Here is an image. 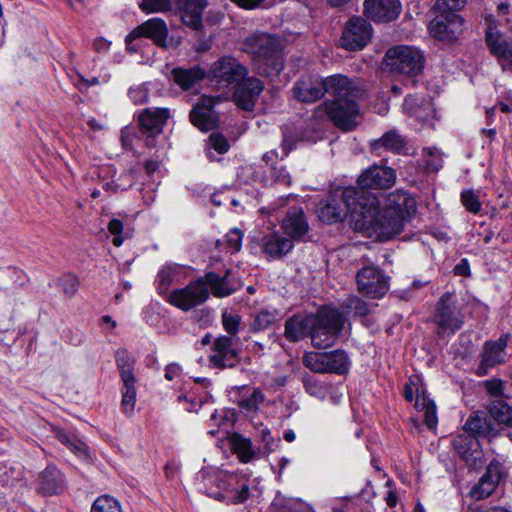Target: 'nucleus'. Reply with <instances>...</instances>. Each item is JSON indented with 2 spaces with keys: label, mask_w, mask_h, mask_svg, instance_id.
Wrapping results in <instances>:
<instances>
[{
  "label": "nucleus",
  "mask_w": 512,
  "mask_h": 512,
  "mask_svg": "<svg viewBox=\"0 0 512 512\" xmlns=\"http://www.w3.org/2000/svg\"><path fill=\"white\" fill-rule=\"evenodd\" d=\"M294 97L303 103H313L325 93L333 97L324 101L316 114L325 113L338 128L350 131L356 125L359 114V101L366 98L365 89L355 80L342 74L326 78L304 76L298 79L292 88Z\"/></svg>",
  "instance_id": "f257e3e1"
},
{
  "label": "nucleus",
  "mask_w": 512,
  "mask_h": 512,
  "mask_svg": "<svg viewBox=\"0 0 512 512\" xmlns=\"http://www.w3.org/2000/svg\"><path fill=\"white\" fill-rule=\"evenodd\" d=\"M343 195L351 210L354 229L369 236L375 235L380 241H388L399 235L406 222L416 213L415 199L404 191L391 194L388 206L383 210L379 209L375 196L360 195L354 187H349Z\"/></svg>",
  "instance_id": "f03ea898"
},
{
  "label": "nucleus",
  "mask_w": 512,
  "mask_h": 512,
  "mask_svg": "<svg viewBox=\"0 0 512 512\" xmlns=\"http://www.w3.org/2000/svg\"><path fill=\"white\" fill-rule=\"evenodd\" d=\"M208 79L220 89H233V100L245 111H252L264 89L263 82L249 76L248 68L232 56L214 61L208 70Z\"/></svg>",
  "instance_id": "7ed1b4c3"
},
{
  "label": "nucleus",
  "mask_w": 512,
  "mask_h": 512,
  "mask_svg": "<svg viewBox=\"0 0 512 512\" xmlns=\"http://www.w3.org/2000/svg\"><path fill=\"white\" fill-rule=\"evenodd\" d=\"M202 478L200 490L215 499L226 500L234 504L245 502L250 496L248 480L241 475L227 472H214L206 474L201 471Z\"/></svg>",
  "instance_id": "20e7f679"
},
{
  "label": "nucleus",
  "mask_w": 512,
  "mask_h": 512,
  "mask_svg": "<svg viewBox=\"0 0 512 512\" xmlns=\"http://www.w3.org/2000/svg\"><path fill=\"white\" fill-rule=\"evenodd\" d=\"M244 50L265 66L263 73L268 77L278 75L284 68L282 42L278 36L254 33L246 38Z\"/></svg>",
  "instance_id": "39448f33"
},
{
  "label": "nucleus",
  "mask_w": 512,
  "mask_h": 512,
  "mask_svg": "<svg viewBox=\"0 0 512 512\" xmlns=\"http://www.w3.org/2000/svg\"><path fill=\"white\" fill-rule=\"evenodd\" d=\"M439 337L454 335L464 324V314L454 293L442 294L435 306L432 317Z\"/></svg>",
  "instance_id": "423d86ee"
},
{
  "label": "nucleus",
  "mask_w": 512,
  "mask_h": 512,
  "mask_svg": "<svg viewBox=\"0 0 512 512\" xmlns=\"http://www.w3.org/2000/svg\"><path fill=\"white\" fill-rule=\"evenodd\" d=\"M311 329L312 345L317 349H326L334 345L344 326V318L336 309H323L314 316Z\"/></svg>",
  "instance_id": "0eeeda50"
},
{
  "label": "nucleus",
  "mask_w": 512,
  "mask_h": 512,
  "mask_svg": "<svg viewBox=\"0 0 512 512\" xmlns=\"http://www.w3.org/2000/svg\"><path fill=\"white\" fill-rule=\"evenodd\" d=\"M384 62L391 71L414 77L424 67V56L414 47L398 45L387 50Z\"/></svg>",
  "instance_id": "6e6552de"
},
{
  "label": "nucleus",
  "mask_w": 512,
  "mask_h": 512,
  "mask_svg": "<svg viewBox=\"0 0 512 512\" xmlns=\"http://www.w3.org/2000/svg\"><path fill=\"white\" fill-rule=\"evenodd\" d=\"M485 43L492 56H494L503 71L512 72V39L500 32L497 20L491 14L484 17Z\"/></svg>",
  "instance_id": "1a4fd4ad"
},
{
  "label": "nucleus",
  "mask_w": 512,
  "mask_h": 512,
  "mask_svg": "<svg viewBox=\"0 0 512 512\" xmlns=\"http://www.w3.org/2000/svg\"><path fill=\"white\" fill-rule=\"evenodd\" d=\"M305 367L315 373H333L344 375L349 371L348 354L341 349L330 352H307L303 357Z\"/></svg>",
  "instance_id": "9d476101"
},
{
  "label": "nucleus",
  "mask_w": 512,
  "mask_h": 512,
  "mask_svg": "<svg viewBox=\"0 0 512 512\" xmlns=\"http://www.w3.org/2000/svg\"><path fill=\"white\" fill-rule=\"evenodd\" d=\"M388 277L374 265L362 267L356 275L358 291L365 297L376 299L389 290Z\"/></svg>",
  "instance_id": "9b49d317"
},
{
  "label": "nucleus",
  "mask_w": 512,
  "mask_h": 512,
  "mask_svg": "<svg viewBox=\"0 0 512 512\" xmlns=\"http://www.w3.org/2000/svg\"><path fill=\"white\" fill-rule=\"evenodd\" d=\"M508 340L509 335L502 334L497 340L484 342L479 356L480 361L475 369L477 376H486L491 369L506 362Z\"/></svg>",
  "instance_id": "f8f14e48"
},
{
  "label": "nucleus",
  "mask_w": 512,
  "mask_h": 512,
  "mask_svg": "<svg viewBox=\"0 0 512 512\" xmlns=\"http://www.w3.org/2000/svg\"><path fill=\"white\" fill-rule=\"evenodd\" d=\"M209 296V290L204 285L203 281L198 278L184 288L171 291L167 301L183 311H189L205 303L209 299Z\"/></svg>",
  "instance_id": "ddd939ff"
},
{
  "label": "nucleus",
  "mask_w": 512,
  "mask_h": 512,
  "mask_svg": "<svg viewBox=\"0 0 512 512\" xmlns=\"http://www.w3.org/2000/svg\"><path fill=\"white\" fill-rule=\"evenodd\" d=\"M372 31V26L367 20L361 17H352L344 27L341 45L346 50H361L370 41Z\"/></svg>",
  "instance_id": "4468645a"
},
{
  "label": "nucleus",
  "mask_w": 512,
  "mask_h": 512,
  "mask_svg": "<svg viewBox=\"0 0 512 512\" xmlns=\"http://www.w3.org/2000/svg\"><path fill=\"white\" fill-rule=\"evenodd\" d=\"M396 179L395 171L390 167L374 165L364 171L358 178L359 187H355L360 195L372 196L365 189H388Z\"/></svg>",
  "instance_id": "2eb2a0df"
},
{
  "label": "nucleus",
  "mask_w": 512,
  "mask_h": 512,
  "mask_svg": "<svg viewBox=\"0 0 512 512\" xmlns=\"http://www.w3.org/2000/svg\"><path fill=\"white\" fill-rule=\"evenodd\" d=\"M463 18L456 13L438 12L429 24L430 34L439 40H456L462 32Z\"/></svg>",
  "instance_id": "dca6fc26"
},
{
  "label": "nucleus",
  "mask_w": 512,
  "mask_h": 512,
  "mask_svg": "<svg viewBox=\"0 0 512 512\" xmlns=\"http://www.w3.org/2000/svg\"><path fill=\"white\" fill-rule=\"evenodd\" d=\"M281 229L292 242L303 241L310 231L307 216L302 207H290L281 221Z\"/></svg>",
  "instance_id": "f3484780"
},
{
  "label": "nucleus",
  "mask_w": 512,
  "mask_h": 512,
  "mask_svg": "<svg viewBox=\"0 0 512 512\" xmlns=\"http://www.w3.org/2000/svg\"><path fill=\"white\" fill-rule=\"evenodd\" d=\"M213 354L210 363L217 368H232L239 362V353L233 348V338L225 335L219 336L213 343Z\"/></svg>",
  "instance_id": "a211bd4d"
},
{
  "label": "nucleus",
  "mask_w": 512,
  "mask_h": 512,
  "mask_svg": "<svg viewBox=\"0 0 512 512\" xmlns=\"http://www.w3.org/2000/svg\"><path fill=\"white\" fill-rule=\"evenodd\" d=\"M204 285L214 297L224 298L232 295L238 288V282L231 270H225L223 275L210 271L200 277Z\"/></svg>",
  "instance_id": "6ab92c4d"
},
{
  "label": "nucleus",
  "mask_w": 512,
  "mask_h": 512,
  "mask_svg": "<svg viewBox=\"0 0 512 512\" xmlns=\"http://www.w3.org/2000/svg\"><path fill=\"white\" fill-rule=\"evenodd\" d=\"M401 11L399 0H364V14L375 22L395 20Z\"/></svg>",
  "instance_id": "aec40b11"
},
{
  "label": "nucleus",
  "mask_w": 512,
  "mask_h": 512,
  "mask_svg": "<svg viewBox=\"0 0 512 512\" xmlns=\"http://www.w3.org/2000/svg\"><path fill=\"white\" fill-rule=\"evenodd\" d=\"M452 446L467 465L475 467L482 463L480 442L475 436L464 432L458 434L453 438Z\"/></svg>",
  "instance_id": "412c9836"
},
{
  "label": "nucleus",
  "mask_w": 512,
  "mask_h": 512,
  "mask_svg": "<svg viewBox=\"0 0 512 512\" xmlns=\"http://www.w3.org/2000/svg\"><path fill=\"white\" fill-rule=\"evenodd\" d=\"M348 188L349 187L345 188L341 192V199H338L336 195H329L320 201L317 212L321 221L336 223L345 217L346 211L351 214V210L348 208L343 195Z\"/></svg>",
  "instance_id": "4be33fe9"
},
{
  "label": "nucleus",
  "mask_w": 512,
  "mask_h": 512,
  "mask_svg": "<svg viewBox=\"0 0 512 512\" xmlns=\"http://www.w3.org/2000/svg\"><path fill=\"white\" fill-rule=\"evenodd\" d=\"M214 104L212 98L202 96L190 111L192 124L202 131L214 129L218 122L217 116L213 111Z\"/></svg>",
  "instance_id": "5701e85b"
},
{
  "label": "nucleus",
  "mask_w": 512,
  "mask_h": 512,
  "mask_svg": "<svg viewBox=\"0 0 512 512\" xmlns=\"http://www.w3.org/2000/svg\"><path fill=\"white\" fill-rule=\"evenodd\" d=\"M375 153L380 154L381 150L391 151L400 155H414L415 149L408 147V143L397 130L392 129L384 133L379 139L371 143Z\"/></svg>",
  "instance_id": "b1692460"
},
{
  "label": "nucleus",
  "mask_w": 512,
  "mask_h": 512,
  "mask_svg": "<svg viewBox=\"0 0 512 512\" xmlns=\"http://www.w3.org/2000/svg\"><path fill=\"white\" fill-rule=\"evenodd\" d=\"M260 246L266 256L281 259L293 250L294 243L285 234L274 231L261 238Z\"/></svg>",
  "instance_id": "393cba45"
},
{
  "label": "nucleus",
  "mask_w": 512,
  "mask_h": 512,
  "mask_svg": "<svg viewBox=\"0 0 512 512\" xmlns=\"http://www.w3.org/2000/svg\"><path fill=\"white\" fill-rule=\"evenodd\" d=\"M315 315L295 314L285 321L284 336L289 342H299L310 336Z\"/></svg>",
  "instance_id": "a878e982"
},
{
  "label": "nucleus",
  "mask_w": 512,
  "mask_h": 512,
  "mask_svg": "<svg viewBox=\"0 0 512 512\" xmlns=\"http://www.w3.org/2000/svg\"><path fill=\"white\" fill-rule=\"evenodd\" d=\"M169 117L167 108H146L139 114L138 121L143 133L156 136L162 132Z\"/></svg>",
  "instance_id": "bb28decb"
},
{
  "label": "nucleus",
  "mask_w": 512,
  "mask_h": 512,
  "mask_svg": "<svg viewBox=\"0 0 512 512\" xmlns=\"http://www.w3.org/2000/svg\"><path fill=\"white\" fill-rule=\"evenodd\" d=\"M64 486V476L54 465H48L37 479V491L46 496L59 494Z\"/></svg>",
  "instance_id": "cd10ccee"
},
{
  "label": "nucleus",
  "mask_w": 512,
  "mask_h": 512,
  "mask_svg": "<svg viewBox=\"0 0 512 512\" xmlns=\"http://www.w3.org/2000/svg\"><path fill=\"white\" fill-rule=\"evenodd\" d=\"M178 5L182 22L193 30L200 29L207 0H179Z\"/></svg>",
  "instance_id": "c85d7f7f"
},
{
  "label": "nucleus",
  "mask_w": 512,
  "mask_h": 512,
  "mask_svg": "<svg viewBox=\"0 0 512 512\" xmlns=\"http://www.w3.org/2000/svg\"><path fill=\"white\" fill-rule=\"evenodd\" d=\"M134 34L150 38L158 46L164 47L166 38L168 36V28L163 19L155 17L138 26L131 34L127 36L126 40L129 41V39L132 38Z\"/></svg>",
  "instance_id": "c756f323"
},
{
  "label": "nucleus",
  "mask_w": 512,
  "mask_h": 512,
  "mask_svg": "<svg viewBox=\"0 0 512 512\" xmlns=\"http://www.w3.org/2000/svg\"><path fill=\"white\" fill-rule=\"evenodd\" d=\"M463 432L479 439L480 437L496 436L498 429L491 417L480 415L479 413H473L464 424Z\"/></svg>",
  "instance_id": "7c9ffc66"
},
{
  "label": "nucleus",
  "mask_w": 512,
  "mask_h": 512,
  "mask_svg": "<svg viewBox=\"0 0 512 512\" xmlns=\"http://www.w3.org/2000/svg\"><path fill=\"white\" fill-rule=\"evenodd\" d=\"M174 82L183 90H190L205 77L208 78V71L199 65L191 68H174L171 72Z\"/></svg>",
  "instance_id": "2f4dec72"
},
{
  "label": "nucleus",
  "mask_w": 512,
  "mask_h": 512,
  "mask_svg": "<svg viewBox=\"0 0 512 512\" xmlns=\"http://www.w3.org/2000/svg\"><path fill=\"white\" fill-rule=\"evenodd\" d=\"M501 478L499 467L490 464L486 472L480 478L478 484L473 488V494L478 498H486L490 496L497 487Z\"/></svg>",
  "instance_id": "473e14b6"
},
{
  "label": "nucleus",
  "mask_w": 512,
  "mask_h": 512,
  "mask_svg": "<svg viewBox=\"0 0 512 512\" xmlns=\"http://www.w3.org/2000/svg\"><path fill=\"white\" fill-rule=\"evenodd\" d=\"M181 267L176 263H166L158 271L155 284L160 295L168 292L169 287L174 279L179 275Z\"/></svg>",
  "instance_id": "72a5a7b5"
},
{
  "label": "nucleus",
  "mask_w": 512,
  "mask_h": 512,
  "mask_svg": "<svg viewBox=\"0 0 512 512\" xmlns=\"http://www.w3.org/2000/svg\"><path fill=\"white\" fill-rule=\"evenodd\" d=\"M230 444L232 451L243 463H248L255 456L251 440L241 436L240 434H233L230 437Z\"/></svg>",
  "instance_id": "f704fd0d"
},
{
  "label": "nucleus",
  "mask_w": 512,
  "mask_h": 512,
  "mask_svg": "<svg viewBox=\"0 0 512 512\" xmlns=\"http://www.w3.org/2000/svg\"><path fill=\"white\" fill-rule=\"evenodd\" d=\"M115 361L120 371L122 382L136 380L134 376L135 360L126 349L121 348L115 352Z\"/></svg>",
  "instance_id": "c9c22d12"
},
{
  "label": "nucleus",
  "mask_w": 512,
  "mask_h": 512,
  "mask_svg": "<svg viewBox=\"0 0 512 512\" xmlns=\"http://www.w3.org/2000/svg\"><path fill=\"white\" fill-rule=\"evenodd\" d=\"M489 414L493 422L512 427V406L504 400L497 399L490 403Z\"/></svg>",
  "instance_id": "e433bc0d"
},
{
  "label": "nucleus",
  "mask_w": 512,
  "mask_h": 512,
  "mask_svg": "<svg viewBox=\"0 0 512 512\" xmlns=\"http://www.w3.org/2000/svg\"><path fill=\"white\" fill-rule=\"evenodd\" d=\"M278 315L279 313L277 309H262L258 311L252 315V320L250 322L251 331L260 332L268 329L277 321Z\"/></svg>",
  "instance_id": "4c0bfd02"
},
{
  "label": "nucleus",
  "mask_w": 512,
  "mask_h": 512,
  "mask_svg": "<svg viewBox=\"0 0 512 512\" xmlns=\"http://www.w3.org/2000/svg\"><path fill=\"white\" fill-rule=\"evenodd\" d=\"M55 435L62 444L78 457H85L87 455L85 443L77 439L74 435L62 429H56Z\"/></svg>",
  "instance_id": "58836bf2"
},
{
  "label": "nucleus",
  "mask_w": 512,
  "mask_h": 512,
  "mask_svg": "<svg viewBox=\"0 0 512 512\" xmlns=\"http://www.w3.org/2000/svg\"><path fill=\"white\" fill-rule=\"evenodd\" d=\"M122 383L121 407L124 413L131 414L134 411L136 403V380H130Z\"/></svg>",
  "instance_id": "ea45409f"
},
{
  "label": "nucleus",
  "mask_w": 512,
  "mask_h": 512,
  "mask_svg": "<svg viewBox=\"0 0 512 512\" xmlns=\"http://www.w3.org/2000/svg\"><path fill=\"white\" fill-rule=\"evenodd\" d=\"M91 512H122V509L116 498L104 494L95 499L91 506Z\"/></svg>",
  "instance_id": "a19ab883"
},
{
  "label": "nucleus",
  "mask_w": 512,
  "mask_h": 512,
  "mask_svg": "<svg viewBox=\"0 0 512 512\" xmlns=\"http://www.w3.org/2000/svg\"><path fill=\"white\" fill-rule=\"evenodd\" d=\"M348 312L353 313L355 316L363 317L370 313L369 305L356 295L348 296L342 304Z\"/></svg>",
  "instance_id": "79ce46f5"
},
{
  "label": "nucleus",
  "mask_w": 512,
  "mask_h": 512,
  "mask_svg": "<svg viewBox=\"0 0 512 512\" xmlns=\"http://www.w3.org/2000/svg\"><path fill=\"white\" fill-rule=\"evenodd\" d=\"M229 143L227 139L219 133H211L207 142L206 155L209 159L213 158L212 150L218 154H224L229 150Z\"/></svg>",
  "instance_id": "37998d69"
},
{
  "label": "nucleus",
  "mask_w": 512,
  "mask_h": 512,
  "mask_svg": "<svg viewBox=\"0 0 512 512\" xmlns=\"http://www.w3.org/2000/svg\"><path fill=\"white\" fill-rule=\"evenodd\" d=\"M139 8L146 14L164 13L172 9L171 0H140Z\"/></svg>",
  "instance_id": "c03bdc74"
},
{
  "label": "nucleus",
  "mask_w": 512,
  "mask_h": 512,
  "mask_svg": "<svg viewBox=\"0 0 512 512\" xmlns=\"http://www.w3.org/2000/svg\"><path fill=\"white\" fill-rule=\"evenodd\" d=\"M119 181H125V183H115L114 181H102V189L109 193H115L118 190H127L133 184V173L131 171L122 174Z\"/></svg>",
  "instance_id": "a18cd8bd"
},
{
  "label": "nucleus",
  "mask_w": 512,
  "mask_h": 512,
  "mask_svg": "<svg viewBox=\"0 0 512 512\" xmlns=\"http://www.w3.org/2000/svg\"><path fill=\"white\" fill-rule=\"evenodd\" d=\"M222 325L225 331L229 334L228 337H234L239 332L241 317L238 314L224 311L222 313Z\"/></svg>",
  "instance_id": "49530a36"
},
{
  "label": "nucleus",
  "mask_w": 512,
  "mask_h": 512,
  "mask_svg": "<svg viewBox=\"0 0 512 512\" xmlns=\"http://www.w3.org/2000/svg\"><path fill=\"white\" fill-rule=\"evenodd\" d=\"M264 394L260 389H253L248 397H242L239 406L247 411H254L264 401Z\"/></svg>",
  "instance_id": "de8ad7c7"
},
{
  "label": "nucleus",
  "mask_w": 512,
  "mask_h": 512,
  "mask_svg": "<svg viewBox=\"0 0 512 512\" xmlns=\"http://www.w3.org/2000/svg\"><path fill=\"white\" fill-rule=\"evenodd\" d=\"M303 385L305 391L311 396L324 398L326 395V387L311 376L303 378Z\"/></svg>",
  "instance_id": "09e8293b"
},
{
  "label": "nucleus",
  "mask_w": 512,
  "mask_h": 512,
  "mask_svg": "<svg viewBox=\"0 0 512 512\" xmlns=\"http://www.w3.org/2000/svg\"><path fill=\"white\" fill-rule=\"evenodd\" d=\"M58 284L65 295L72 297L78 290L79 281L74 274L69 273L60 277Z\"/></svg>",
  "instance_id": "8fccbe9b"
},
{
  "label": "nucleus",
  "mask_w": 512,
  "mask_h": 512,
  "mask_svg": "<svg viewBox=\"0 0 512 512\" xmlns=\"http://www.w3.org/2000/svg\"><path fill=\"white\" fill-rule=\"evenodd\" d=\"M461 201L464 207L471 213L476 214L481 210V202L473 190L462 191Z\"/></svg>",
  "instance_id": "3c124183"
},
{
  "label": "nucleus",
  "mask_w": 512,
  "mask_h": 512,
  "mask_svg": "<svg viewBox=\"0 0 512 512\" xmlns=\"http://www.w3.org/2000/svg\"><path fill=\"white\" fill-rule=\"evenodd\" d=\"M467 0H437L434 9L437 12L455 13L464 8Z\"/></svg>",
  "instance_id": "603ef678"
},
{
  "label": "nucleus",
  "mask_w": 512,
  "mask_h": 512,
  "mask_svg": "<svg viewBox=\"0 0 512 512\" xmlns=\"http://www.w3.org/2000/svg\"><path fill=\"white\" fill-rule=\"evenodd\" d=\"M423 403V409L425 410V424L428 429L433 430L437 426L438 418L436 413V405L431 400H426L425 398L422 399Z\"/></svg>",
  "instance_id": "864d4df0"
},
{
  "label": "nucleus",
  "mask_w": 512,
  "mask_h": 512,
  "mask_svg": "<svg viewBox=\"0 0 512 512\" xmlns=\"http://www.w3.org/2000/svg\"><path fill=\"white\" fill-rule=\"evenodd\" d=\"M149 90L145 84H140L130 87L128 90V96L131 101L136 104H144L148 100Z\"/></svg>",
  "instance_id": "5fc2aeb1"
},
{
  "label": "nucleus",
  "mask_w": 512,
  "mask_h": 512,
  "mask_svg": "<svg viewBox=\"0 0 512 512\" xmlns=\"http://www.w3.org/2000/svg\"><path fill=\"white\" fill-rule=\"evenodd\" d=\"M108 230L113 235L112 243L116 247H120L123 244V223L119 219H112L108 224Z\"/></svg>",
  "instance_id": "6e6d98bb"
},
{
  "label": "nucleus",
  "mask_w": 512,
  "mask_h": 512,
  "mask_svg": "<svg viewBox=\"0 0 512 512\" xmlns=\"http://www.w3.org/2000/svg\"><path fill=\"white\" fill-rule=\"evenodd\" d=\"M423 155L435 157L433 160L426 161V168L429 171H438L442 167V161L440 157H438L439 151L437 148L425 147L423 148Z\"/></svg>",
  "instance_id": "4d7b16f0"
},
{
  "label": "nucleus",
  "mask_w": 512,
  "mask_h": 512,
  "mask_svg": "<svg viewBox=\"0 0 512 512\" xmlns=\"http://www.w3.org/2000/svg\"><path fill=\"white\" fill-rule=\"evenodd\" d=\"M403 109L411 116H415L416 118H421L420 115V105L418 98L413 95H408L405 97L403 103Z\"/></svg>",
  "instance_id": "13d9d810"
},
{
  "label": "nucleus",
  "mask_w": 512,
  "mask_h": 512,
  "mask_svg": "<svg viewBox=\"0 0 512 512\" xmlns=\"http://www.w3.org/2000/svg\"><path fill=\"white\" fill-rule=\"evenodd\" d=\"M272 170V177L275 183L284 186H289L291 184V176L285 167H273Z\"/></svg>",
  "instance_id": "bf43d9fd"
},
{
  "label": "nucleus",
  "mask_w": 512,
  "mask_h": 512,
  "mask_svg": "<svg viewBox=\"0 0 512 512\" xmlns=\"http://www.w3.org/2000/svg\"><path fill=\"white\" fill-rule=\"evenodd\" d=\"M243 233L237 229H231L227 235V243L234 251H239L241 248V242H242Z\"/></svg>",
  "instance_id": "052dcab7"
},
{
  "label": "nucleus",
  "mask_w": 512,
  "mask_h": 512,
  "mask_svg": "<svg viewBox=\"0 0 512 512\" xmlns=\"http://www.w3.org/2000/svg\"><path fill=\"white\" fill-rule=\"evenodd\" d=\"M260 437L264 444V454H269L274 450L275 447V439L271 434V431L268 428H263L260 430Z\"/></svg>",
  "instance_id": "680f3d73"
},
{
  "label": "nucleus",
  "mask_w": 512,
  "mask_h": 512,
  "mask_svg": "<svg viewBox=\"0 0 512 512\" xmlns=\"http://www.w3.org/2000/svg\"><path fill=\"white\" fill-rule=\"evenodd\" d=\"M310 129H305L298 134L301 141L316 142L321 137V131L313 127V123L309 125Z\"/></svg>",
  "instance_id": "e2e57ef3"
},
{
  "label": "nucleus",
  "mask_w": 512,
  "mask_h": 512,
  "mask_svg": "<svg viewBox=\"0 0 512 512\" xmlns=\"http://www.w3.org/2000/svg\"><path fill=\"white\" fill-rule=\"evenodd\" d=\"M454 274L458 276L468 277L471 274L470 264L466 258H462L453 269Z\"/></svg>",
  "instance_id": "0e129e2a"
},
{
  "label": "nucleus",
  "mask_w": 512,
  "mask_h": 512,
  "mask_svg": "<svg viewBox=\"0 0 512 512\" xmlns=\"http://www.w3.org/2000/svg\"><path fill=\"white\" fill-rule=\"evenodd\" d=\"M485 385L488 392L494 396H500L503 392V384L500 379L487 380Z\"/></svg>",
  "instance_id": "69168bd1"
},
{
  "label": "nucleus",
  "mask_w": 512,
  "mask_h": 512,
  "mask_svg": "<svg viewBox=\"0 0 512 512\" xmlns=\"http://www.w3.org/2000/svg\"><path fill=\"white\" fill-rule=\"evenodd\" d=\"M182 372V368L177 363L168 364L165 368V378L169 381L176 379Z\"/></svg>",
  "instance_id": "338daca9"
},
{
  "label": "nucleus",
  "mask_w": 512,
  "mask_h": 512,
  "mask_svg": "<svg viewBox=\"0 0 512 512\" xmlns=\"http://www.w3.org/2000/svg\"><path fill=\"white\" fill-rule=\"evenodd\" d=\"M111 42L104 39L103 37H98L93 41V47L98 53H106L110 49Z\"/></svg>",
  "instance_id": "774afa93"
}]
</instances>
